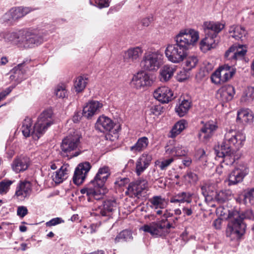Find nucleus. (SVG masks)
Returning a JSON list of instances; mask_svg holds the SVG:
<instances>
[{
    "mask_svg": "<svg viewBox=\"0 0 254 254\" xmlns=\"http://www.w3.org/2000/svg\"><path fill=\"white\" fill-rule=\"evenodd\" d=\"M228 218L226 236L231 241H235L240 240L246 233L247 224L244 220H254V215L250 209L242 213L234 210L229 212Z\"/></svg>",
    "mask_w": 254,
    "mask_h": 254,
    "instance_id": "1",
    "label": "nucleus"
},
{
    "mask_svg": "<svg viewBox=\"0 0 254 254\" xmlns=\"http://www.w3.org/2000/svg\"><path fill=\"white\" fill-rule=\"evenodd\" d=\"M110 174L108 167L104 166L99 168L94 179L86 187L80 190L81 193L86 195L88 201H92L93 199L100 200L105 193L103 188Z\"/></svg>",
    "mask_w": 254,
    "mask_h": 254,
    "instance_id": "2",
    "label": "nucleus"
},
{
    "mask_svg": "<svg viewBox=\"0 0 254 254\" xmlns=\"http://www.w3.org/2000/svg\"><path fill=\"white\" fill-rule=\"evenodd\" d=\"M245 136L242 133H237L234 130H230L225 134L224 139L222 142L219 150L227 153V151H236L242 146Z\"/></svg>",
    "mask_w": 254,
    "mask_h": 254,
    "instance_id": "3",
    "label": "nucleus"
},
{
    "mask_svg": "<svg viewBox=\"0 0 254 254\" xmlns=\"http://www.w3.org/2000/svg\"><path fill=\"white\" fill-rule=\"evenodd\" d=\"M198 39V32L193 29L182 30L175 37L176 44L186 52L193 46Z\"/></svg>",
    "mask_w": 254,
    "mask_h": 254,
    "instance_id": "4",
    "label": "nucleus"
},
{
    "mask_svg": "<svg viewBox=\"0 0 254 254\" xmlns=\"http://www.w3.org/2000/svg\"><path fill=\"white\" fill-rule=\"evenodd\" d=\"M163 56L160 52L149 51L145 53L141 62V66L145 70H157L163 64Z\"/></svg>",
    "mask_w": 254,
    "mask_h": 254,
    "instance_id": "5",
    "label": "nucleus"
},
{
    "mask_svg": "<svg viewBox=\"0 0 254 254\" xmlns=\"http://www.w3.org/2000/svg\"><path fill=\"white\" fill-rule=\"evenodd\" d=\"M81 136L77 133L74 132L73 134H69L64 137L61 144V149L63 156L70 157L77 156L79 153L72 152L78 147L80 144Z\"/></svg>",
    "mask_w": 254,
    "mask_h": 254,
    "instance_id": "6",
    "label": "nucleus"
},
{
    "mask_svg": "<svg viewBox=\"0 0 254 254\" xmlns=\"http://www.w3.org/2000/svg\"><path fill=\"white\" fill-rule=\"evenodd\" d=\"M54 123L52 112L50 110L44 111L39 116L35 124V131L37 134L42 135Z\"/></svg>",
    "mask_w": 254,
    "mask_h": 254,
    "instance_id": "7",
    "label": "nucleus"
},
{
    "mask_svg": "<svg viewBox=\"0 0 254 254\" xmlns=\"http://www.w3.org/2000/svg\"><path fill=\"white\" fill-rule=\"evenodd\" d=\"M165 54L168 60L173 63H180L187 56V52L176 44L168 45Z\"/></svg>",
    "mask_w": 254,
    "mask_h": 254,
    "instance_id": "8",
    "label": "nucleus"
},
{
    "mask_svg": "<svg viewBox=\"0 0 254 254\" xmlns=\"http://www.w3.org/2000/svg\"><path fill=\"white\" fill-rule=\"evenodd\" d=\"M148 188V182L145 180H138L130 183L126 192L130 197L140 198L144 196Z\"/></svg>",
    "mask_w": 254,
    "mask_h": 254,
    "instance_id": "9",
    "label": "nucleus"
},
{
    "mask_svg": "<svg viewBox=\"0 0 254 254\" xmlns=\"http://www.w3.org/2000/svg\"><path fill=\"white\" fill-rule=\"evenodd\" d=\"M249 173V168L244 163L239 164L230 173L228 179V186L236 185L242 182Z\"/></svg>",
    "mask_w": 254,
    "mask_h": 254,
    "instance_id": "10",
    "label": "nucleus"
},
{
    "mask_svg": "<svg viewBox=\"0 0 254 254\" xmlns=\"http://www.w3.org/2000/svg\"><path fill=\"white\" fill-rule=\"evenodd\" d=\"M246 52V48L243 45H234L226 52L225 57L231 62L232 65H234L237 61L243 60Z\"/></svg>",
    "mask_w": 254,
    "mask_h": 254,
    "instance_id": "11",
    "label": "nucleus"
},
{
    "mask_svg": "<svg viewBox=\"0 0 254 254\" xmlns=\"http://www.w3.org/2000/svg\"><path fill=\"white\" fill-rule=\"evenodd\" d=\"M141 229L155 237L166 236L167 232L165 231L166 229L165 228L164 219L152 222L149 225H144Z\"/></svg>",
    "mask_w": 254,
    "mask_h": 254,
    "instance_id": "12",
    "label": "nucleus"
},
{
    "mask_svg": "<svg viewBox=\"0 0 254 254\" xmlns=\"http://www.w3.org/2000/svg\"><path fill=\"white\" fill-rule=\"evenodd\" d=\"M91 167L90 164L88 162L80 163L74 171L73 183L77 186L82 184Z\"/></svg>",
    "mask_w": 254,
    "mask_h": 254,
    "instance_id": "13",
    "label": "nucleus"
},
{
    "mask_svg": "<svg viewBox=\"0 0 254 254\" xmlns=\"http://www.w3.org/2000/svg\"><path fill=\"white\" fill-rule=\"evenodd\" d=\"M152 159L151 154L143 153L136 160L135 164V172L139 176L149 166Z\"/></svg>",
    "mask_w": 254,
    "mask_h": 254,
    "instance_id": "14",
    "label": "nucleus"
},
{
    "mask_svg": "<svg viewBox=\"0 0 254 254\" xmlns=\"http://www.w3.org/2000/svg\"><path fill=\"white\" fill-rule=\"evenodd\" d=\"M172 91L168 87L161 86L156 89L153 96L162 103H167L174 98Z\"/></svg>",
    "mask_w": 254,
    "mask_h": 254,
    "instance_id": "15",
    "label": "nucleus"
},
{
    "mask_svg": "<svg viewBox=\"0 0 254 254\" xmlns=\"http://www.w3.org/2000/svg\"><path fill=\"white\" fill-rule=\"evenodd\" d=\"M117 207V202L115 200H106L97 209L96 213L102 216L110 217Z\"/></svg>",
    "mask_w": 254,
    "mask_h": 254,
    "instance_id": "16",
    "label": "nucleus"
},
{
    "mask_svg": "<svg viewBox=\"0 0 254 254\" xmlns=\"http://www.w3.org/2000/svg\"><path fill=\"white\" fill-rule=\"evenodd\" d=\"M131 83L132 86L138 89L150 85L152 80L147 73L142 71L133 76Z\"/></svg>",
    "mask_w": 254,
    "mask_h": 254,
    "instance_id": "17",
    "label": "nucleus"
},
{
    "mask_svg": "<svg viewBox=\"0 0 254 254\" xmlns=\"http://www.w3.org/2000/svg\"><path fill=\"white\" fill-rule=\"evenodd\" d=\"M102 107L103 104L100 102L91 100L83 107L82 116L88 119H91L100 112V110Z\"/></svg>",
    "mask_w": 254,
    "mask_h": 254,
    "instance_id": "18",
    "label": "nucleus"
},
{
    "mask_svg": "<svg viewBox=\"0 0 254 254\" xmlns=\"http://www.w3.org/2000/svg\"><path fill=\"white\" fill-rule=\"evenodd\" d=\"M143 53L140 47L130 48L124 52L123 57L125 63L131 64L135 63L141 56Z\"/></svg>",
    "mask_w": 254,
    "mask_h": 254,
    "instance_id": "19",
    "label": "nucleus"
},
{
    "mask_svg": "<svg viewBox=\"0 0 254 254\" xmlns=\"http://www.w3.org/2000/svg\"><path fill=\"white\" fill-rule=\"evenodd\" d=\"M217 127L214 122L209 121L206 122L198 134L199 140L202 141H206L211 137L213 132L216 129Z\"/></svg>",
    "mask_w": 254,
    "mask_h": 254,
    "instance_id": "20",
    "label": "nucleus"
},
{
    "mask_svg": "<svg viewBox=\"0 0 254 254\" xmlns=\"http://www.w3.org/2000/svg\"><path fill=\"white\" fill-rule=\"evenodd\" d=\"M227 153L222 150H215L217 156L223 158V163L226 165H232L240 158L237 151H229Z\"/></svg>",
    "mask_w": 254,
    "mask_h": 254,
    "instance_id": "21",
    "label": "nucleus"
},
{
    "mask_svg": "<svg viewBox=\"0 0 254 254\" xmlns=\"http://www.w3.org/2000/svg\"><path fill=\"white\" fill-rule=\"evenodd\" d=\"M224 24L219 22L206 21L203 24L205 35L217 36L218 34L224 28Z\"/></svg>",
    "mask_w": 254,
    "mask_h": 254,
    "instance_id": "22",
    "label": "nucleus"
},
{
    "mask_svg": "<svg viewBox=\"0 0 254 254\" xmlns=\"http://www.w3.org/2000/svg\"><path fill=\"white\" fill-rule=\"evenodd\" d=\"M32 122L30 118L27 117L22 122V126L21 130L23 135L26 137H29L30 135L32 136L35 140H38L40 137V134H38L35 131V125L32 127Z\"/></svg>",
    "mask_w": 254,
    "mask_h": 254,
    "instance_id": "23",
    "label": "nucleus"
},
{
    "mask_svg": "<svg viewBox=\"0 0 254 254\" xmlns=\"http://www.w3.org/2000/svg\"><path fill=\"white\" fill-rule=\"evenodd\" d=\"M235 93L234 87L231 85L222 86L218 91V98L223 102L231 101Z\"/></svg>",
    "mask_w": 254,
    "mask_h": 254,
    "instance_id": "24",
    "label": "nucleus"
},
{
    "mask_svg": "<svg viewBox=\"0 0 254 254\" xmlns=\"http://www.w3.org/2000/svg\"><path fill=\"white\" fill-rule=\"evenodd\" d=\"M29 158L27 157H19L15 158L11 164L12 170L16 173L23 172L29 166Z\"/></svg>",
    "mask_w": 254,
    "mask_h": 254,
    "instance_id": "25",
    "label": "nucleus"
},
{
    "mask_svg": "<svg viewBox=\"0 0 254 254\" xmlns=\"http://www.w3.org/2000/svg\"><path fill=\"white\" fill-rule=\"evenodd\" d=\"M114 127V123L108 117H100L95 124V128L100 132L110 131Z\"/></svg>",
    "mask_w": 254,
    "mask_h": 254,
    "instance_id": "26",
    "label": "nucleus"
},
{
    "mask_svg": "<svg viewBox=\"0 0 254 254\" xmlns=\"http://www.w3.org/2000/svg\"><path fill=\"white\" fill-rule=\"evenodd\" d=\"M216 37L217 36L213 35H205V38L200 43V49L204 52H206L216 48L218 43L215 39Z\"/></svg>",
    "mask_w": 254,
    "mask_h": 254,
    "instance_id": "27",
    "label": "nucleus"
},
{
    "mask_svg": "<svg viewBox=\"0 0 254 254\" xmlns=\"http://www.w3.org/2000/svg\"><path fill=\"white\" fill-rule=\"evenodd\" d=\"M175 65H165L160 70V79L162 82H166L172 78L176 70Z\"/></svg>",
    "mask_w": 254,
    "mask_h": 254,
    "instance_id": "28",
    "label": "nucleus"
},
{
    "mask_svg": "<svg viewBox=\"0 0 254 254\" xmlns=\"http://www.w3.org/2000/svg\"><path fill=\"white\" fill-rule=\"evenodd\" d=\"M31 190L29 182H21L17 186L15 195L20 198H24L30 194Z\"/></svg>",
    "mask_w": 254,
    "mask_h": 254,
    "instance_id": "29",
    "label": "nucleus"
},
{
    "mask_svg": "<svg viewBox=\"0 0 254 254\" xmlns=\"http://www.w3.org/2000/svg\"><path fill=\"white\" fill-rule=\"evenodd\" d=\"M201 193L206 201H211L214 199L216 191L215 185L205 184L201 188Z\"/></svg>",
    "mask_w": 254,
    "mask_h": 254,
    "instance_id": "30",
    "label": "nucleus"
},
{
    "mask_svg": "<svg viewBox=\"0 0 254 254\" xmlns=\"http://www.w3.org/2000/svg\"><path fill=\"white\" fill-rule=\"evenodd\" d=\"M192 195L190 192H181L176 194L170 199L171 203H190L191 202Z\"/></svg>",
    "mask_w": 254,
    "mask_h": 254,
    "instance_id": "31",
    "label": "nucleus"
},
{
    "mask_svg": "<svg viewBox=\"0 0 254 254\" xmlns=\"http://www.w3.org/2000/svg\"><path fill=\"white\" fill-rule=\"evenodd\" d=\"M229 32L231 36L237 40H242V38L245 37L246 34L244 28L239 25L231 26Z\"/></svg>",
    "mask_w": 254,
    "mask_h": 254,
    "instance_id": "32",
    "label": "nucleus"
},
{
    "mask_svg": "<svg viewBox=\"0 0 254 254\" xmlns=\"http://www.w3.org/2000/svg\"><path fill=\"white\" fill-rule=\"evenodd\" d=\"M254 119V115L249 109L242 110L238 112L237 120L243 124L251 123Z\"/></svg>",
    "mask_w": 254,
    "mask_h": 254,
    "instance_id": "33",
    "label": "nucleus"
},
{
    "mask_svg": "<svg viewBox=\"0 0 254 254\" xmlns=\"http://www.w3.org/2000/svg\"><path fill=\"white\" fill-rule=\"evenodd\" d=\"M13 19L15 21L29 13L31 9L28 7H17L10 9Z\"/></svg>",
    "mask_w": 254,
    "mask_h": 254,
    "instance_id": "34",
    "label": "nucleus"
},
{
    "mask_svg": "<svg viewBox=\"0 0 254 254\" xmlns=\"http://www.w3.org/2000/svg\"><path fill=\"white\" fill-rule=\"evenodd\" d=\"M68 166L64 165L56 172L55 174L53 176V180L56 183H60L66 178V175L68 172Z\"/></svg>",
    "mask_w": 254,
    "mask_h": 254,
    "instance_id": "35",
    "label": "nucleus"
},
{
    "mask_svg": "<svg viewBox=\"0 0 254 254\" xmlns=\"http://www.w3.org/2000/svg\"><path fill=\"white\" fill-rule=\"evenodd\" d=\"M148 143V139L146 137H140L134 145L130 147V150L133 152H141L147 147Z\"/></svg>",
    "mask_w": 254,
    "mask_h": 254,
    "instance_id": "36",
    "label": "nucleus"
},
{
    "mask_svg": "<svg viewBox=\"0 0 254 254\" xmlns=\"http://www.w3.org/2000/svg\"><path fill=\"white\" fill-rule=\"evenodd\" d=\"M188 126L185 120H181L176 123L173 126L170 133V137L173 138L179 134Z\"/></svg>",
    "mask_w": 254,
    "mask_h": 254,
    "instance_id": "37",
    "label": "nucleus"
},
{
    "mask_svg": "<svg viewBox=\"0 0 254 254\" xmlns=\"http://www.w3.org/2000/svg\"><path fill=\"white\" fill-rule=\"evenodd\" d=\"M133 239L132 233L131 231L124 230L121 232L115 238V242L116 243L120 242H129Z\"/></svg>",
    "mask_w": 254,
    "mask_h": 254,
    "instance_id": "38",
    "label": "nucleus"
},
{
    "mask_svg": "<svg viewBox=\"0 0 254 254\" xmlns=\"http://www.w3.org/2000/svg\"><path fill=\"white\" fill-rule=\"evenodd\" d=\"M220 70H221L222 83L228 81L234 74V71L231 70V67L228 65H224L223 66L220 67Z\"/></svg>",
    "mask_w": 254,
    "mask_h": 254,
    "instance_id": "39",
    "label": "nucleus"
},
{
    "mask_svg": "<svg viewBox=\"0 0 254 254\" xmlns=\"http://www.w3.org/2000/svg\"><path fill=\"white\" fill-rule=\"evenodd\" d=\"M149 201L155 208H164L166 207L167 204L165 199L160 195L153 196L149 200Z\"/></svg>",
    "mask_w": 254,
    "mask_h": 254,
    "instance_id": "40",
    "label": "nucleus"
},
{
    "mask_svg": "<svg viewBox=\"0 0 254 254\" xmlns=\"http://www.w3.org/2000/svg\"><path fill=\"white\" fill-rule=\"evenodd\" d=\"M190 107V103L188 100H184L181 104L176 107L175 111L180 117H183L188 112Z\"/></svg>",
    "mask_w": 254,
    "mask_h": 254,
    "instance_id": "41",
    "label": "nucleus"
},
{
    "mask_svg": "<svg viewBox=\"0 0 254 254\" xmlns=\"http://www.w3.org/2000/svg\"><path fill=\"white\" fill-rule=\"evenodd\" d=\"M166 152H169L176 156H185L187 154V150L186 148L180 144H176L171 149H167Z\"/></svg>",
    "mask_w": 254,
    "mask_h": 254,
    "instance_id": "42",
    "label": "nucleus"
},
{
    "mask_svg": "<svg viewBox=\"0 0 254 254\" xmlns=\"http://www.w3.org/2000/svg\"><path fill=\"white\" fill-rule=\"evenodd\" d=\"M254 100V87H249L244 92L241 97L242 102L250 103Z\"/></svg>",
    "mask_w": 254,
    "mask_h": 254,
    "instance_id": "43",
    "label": "nucleus"
},
{
    "mask_svg": "<svg viewBox=\"0 0 254 254\" xmlns=\"http://www.w3.org/2000/svg\"><path fill=\"white\" fill-rule=\"evenodd\" d=\"M87 79L82 76L78 77L74 82L75 91L77 93L82 92L87 84Z\"/></svg>",
    "mask_w": 254,
    "mask_h": 254,
    "instance_id": "44",
    "label": "nucleus"
},
{
    "mask_svg": "<svg viewBox=\"0 0 254 254\" xmlns=\"http://www.w3.org/2000/svg\"><path fill=\"white\" fill-rule=\"evenodd\" d=\"M198 62V59L194 56H190L186 59L184 68L186 71H190L194 68Z\"/></svg>",
    "mask_w": 254,
    "mask_h": 254,
    "instance_id": "45",
    "label": "nucleus"
},
{
    "mask_svg": "<svg viewBox=\"0 0 254 254\" xmlns=\"http://www.w3.org/2000/svg\"><path fill=\"white\" fill-rule=\"evenodd\" d=\"M229 191L227 190H221L219 192L215 191L214 199L219 203H223L228 199Z\"/></svg>",
    "mask_w": 254,
    "mask_h": 254,
    "instance_id": "46",
    "label": "nucleus"
},
{
    "mask_svg": "<svg viewBox=\"0 0 254 254\" xmlns=\"http://www.w3.org/2000/svg\"><path fill=\"white\" fill-rule=\"evenodd\" d=\"M26 68L24 67V63L20 64L17 66L14 67L12 72L15 75H17V77L19 78H23V75L25 74L26 71ZM16 77V75L14 76Z\"/></svg>",
    "mask_w": 254,
    "mask_h": 254,
    "instance_id": "47",
    "label": "nucleus"
},
{
    "mask_svg": "<svg viewBox=\"0 0 254 254\" xmlns=\"http://www.w3.org/2000/svg\"><path fill=\"white\" fill-rule=\"evenodd\" d=\"M55 94L59 98H64L67 96V91L64 84L58 85L55 90Z\"/></svg>",
    "mask_w": 254,
    "mask_h": 254,
    "instance_id": "48",
    "label": "nucleus"
},
{
    "mask_svg": "<svg viewBox=\"0 0 254 254\" xmlns=\"http://www.w3.org/2000/svg\"><path fill=\"white\" fill-rule=\"evenodd\" d=\"M13 182L8 180H3L0 182V194H6L9 190L10 186Z\"/></svg>",
    "mask_w": 254,
    "mask_h": 254,
    "instance_id": "49",
    "label": "nucleus"
},
{
    "mask_svg": "<svg viewBox=\"0 0 254 254\" xmlns=\"http://www.w3.org/2000/svg\"><path fill=\"white\" fill-rule=\"evenodd\" d=\"M90 3L99 8L108 7L110 5L109 0H90Z\"/></svg>",
    "mask_w": 254,
    "mask_h": 254,
    "instance_id": "50",
    "label": "nucleus"
},
{
    "mask_svg": "<svg viewBox=\"0 0 254 254\" xmlns=\"http://www.w3.org/2000/svg\"><path fill=\"white\" fill-rule=\"evenodd\" d=\"M220 68L216 70L211 76V81L215 84H221L222 83Z\"/></svg>",
    "mask_w": 254,
    "mask_h": 254,
    "instance_id": "51",
    "label": "nucleus"
},
{
    "mask_svg": "<svg viewBox=\"0 0 254 254\" xmlns=\"http://www.w3.org/2000/svg\"><path fill=\"white\" fill-rule=\"evenodd\" d=\"M64 222V221L61 218L56 217L47 222L46 223V225L47 227H52L63 223Z\"/></svg>",
    "mask_w": 254,
    "mask_h": 254,
    "instance_id": "52",
    "label": "nucleus"
},
{
    "mask_svg": "<svg viewBox=\"0 0 254 254\" xmlns=\"http://www.w3.org/2000/svg\"><path fill=\"white\" fill-rule=\"evenodd\" d=\"M163 108L160 105H154L150 109V113L156 116H158L163 112Z\"/></svg>",
    "mask_w": 254,
    "mask_h": 254,
    "instance_id": "53",
    "label": "nucleus"
},
{
    "mask_svg": "<svg viewBox=\"0 0 254 254\" xmlns=\"http://www.w3.org/2000/svg\"><path fill=\"white\" fill-rule=\"evenodd\" d=\"M173 157L168 159L164 160L161 162L159 167L161 170H165L174 161Z\"/></svg>",
    "mask_w": 254,
    "mask_h": 254,
    "instance_id": "54",
    "label": "nucleus"
},
{
    "mask_svg": "<svg viewBox=\"0 0 254 254\" xmlns=\"http://www.w3.org/2000/svg\"><path fill=\"white\" fill-rule=\"evenodd\" d=\"M129 182V179L127 178H119L117 179L115 184L116 185L120 187L124 186L125 185L128 184Z\"/></svg>",
    "mask_w": 254,
    "mask_h": 254,
    "instance_id": "55",
    "label": "nucleus"
},
{
    "mask_svg": "<svg viewBox=\"0 0 254 254\" xmlns=\"http://www.w3.org/2000/svg\"><path fill=\"white\" fill-rule=\"evenodd\" d=\"M28 213L27 208L23 206H19L17 210V214L21 217H24Z\"/></svg>",
    "mask_w": 254,
    "mask_h": 254,
    "instance_id": "56",
    "label": "nucleus"
},
{
    "mask_svg": "<svg viewBox=\"0 0 254 254\" xmlns=\"http://www.w3.org/2000/svg\"><path fill=\"white\" fill-rule=\"evenodd\" d=\"M185 177L188 178L190 182H196L198 180V177L196 174L192 172H189L185 176Z\"/></svg>",
    "mask_w": 254,
    "mask_h": 254,
    "instance_id": "57",
    "label": "nucleus"
},
{
    "mask_svg": "<svg viewBox=\"0 0 254 254\" xmlns=\"http://www.w3.org/2000/svg\"><path fill=\"white\" fill-rule=\"evenodd\" d=\"M3 21H4L5 22L15 21L13 19L12 16V14H11V13L10 10L8 12H7L6 13H5L4 14V15L3 16Z\"/></svg>",
    "mask_w": 254,
    "mask_h": 254,
    "instance_id": "58",
    "label": "nucleus"
},
{
    "mask_svg": "<svg viewBox=\"0 0 254 254\" xmlns=\"http://www.w3.org/2000/svg\"><path fill=\"white\" fill-rule=\"evenodd\" d=\"M11 91L10 87L6 88L5 90L0 93V101L3 99L7 95H8Z\"/></svg>",
    "mask_w": 254,
    "mask_h": 254,
    "instance_id": "59",
    "label": "nucleus"
},
{
    "mask_svg": "<svg viewBox=\"0 0 254 254\" xmlns=\"http://www.w3.org/2000/svg\"><path fill=\"white\" fill-rule=\"evenodd\" d=\"M82 113H81L79 111L76 112L74 113V115H73V118H72V120H73V122L74 123L78 122L80 120V119L82 117Z\"/></svg>",
    "mask_w": 254,
    "mask_h": 254,
    "instance_id": "60",
    "label": "nucleus"
},
{
    "mask_svg": "<svg viewBox=\"0 0 254 254\" xmlns=\"http://www.w3.org/2000/svg\"><path fill=\"white\" fill-rule=\"evenodd\" d=\"M247 197L249 199L251 203H254V188L248 193Z\"/></svg>",
    "mask_w": 254,
    "mask_h": 254,
    "instance_id": "61",
    "label": "nucleus"
},
{
    "mask_svg": "<svg viewBox=\"0 0 254 254\" xmlns=\"http://www.w3.org/2000/svg\"><path fill=\"white\" fill-rule=\"evenodd\" d=\"M183 164L186 167L190 166L192 162L191 159L190 157H186L182 161Z\"/></svg>",
    "mask_w": 254,
    "mask_h": 254,
    "instance_id": "62",
    "label": "nucleus"
},
{
    "mask_svg": "<svg viewBox=\"0 0 254 254\" xmlns=\"http://www.w3.org/2000/svg\"><path fill=\"white\" fill-rule=\"evenodd\" d=\"M183 212L184 214H185L187 216H190L192 213V211L191 208H188V207H184L183 208Z\"/></svg>",
    "mask_w": 254,
    "mask_h": 254,
    "instance_id": "63",
    "label": "nucleus"
},
{
    "mask_svg": "<svg viewBox=\"0 0 254 254\" xmlns=\"http://www.w3.org/2000/svg\"><path fill=\"white\" fill-rule=\"evenodd\" d=\"M151 19L150 18H145L142 20L141 23L143 26L147 27L149 25Z\"/></svg>",
    "mask_w": 254,
    "mask_h": 254,
    "instance_id": "64",
    "label": "nucleus"
}]
</instances>
